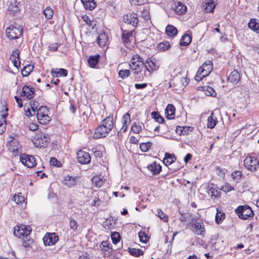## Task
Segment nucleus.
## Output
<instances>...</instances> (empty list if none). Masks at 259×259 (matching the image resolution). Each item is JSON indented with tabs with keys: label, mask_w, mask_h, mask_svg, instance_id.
I'll use <instances>...</instances> for the list:
<instances>
[{
	"label": "nucleus",
	"mask_w": 259,
	"mask_h": 259,
	"mask_svg": "<svg viewBox=\"0 0 259 259\" xmlns=\"http://www.w3.org/2000/svg\"><path fill=\"white\" fill-rule=\"evenodd\" d=\"M226 214L223 212L219 211L217 209V213L215 215V222L218 224H221L225 218Z\"/></svg>",
	"instance_id": "a19ab883"
},
{
	"label": "nucleus",
	"mask_w": 259,
	"mask_h": 259,
	"mask_svg": "<svg viewBox=\"0 0 259 259\" xmlns=\"http://www.w3.org/2000/svg\"><path fill=\"white\" fill-rule=\"evenodd\" d=\"M20 161L22 164L29 168H32L36 164V159L33 156L22 154L20 156Z\"/></svg>",
	"instance_id": "0eeeda50"
},
{
	"label": "nucleus",
	"mask_w": 259,
	"mask_h": 259,
	"mask_svg": "<svg viewBox=\"0 0 259 259\" xmlns=\"http://www.w3.org/2000/svg\"><path fill=\"white\" fill-rule=\"evenodd\" d=\"M78 224L76 220L74 219H71L70 220L69 222V227L70 229L72 230L73 232L76 231L78 228Z\"/></svg>",
	"instance_id": "3c124183"
},
{
	"label": "nucleus",
	"mask_w": 259,
	"mask_h": 259,
	"mask_svg": "<svg viewBox=\"0 0 259 259\" xmlns=\"http://www.w3.org/2000/svg\"><path fill=\"white\" fill-rule=\"evenodd\" d=\"M20 241L22 242V245L24 247L26 250H28L32 248L31 245L33 243V241L32 239H30L29 236L25 238L23 237L21 238Z\"/></svg>",
	"instance_id": "cd10ccee"
},
{
	"label": "nucleus",
	"mask_w": 259,
	"mask_h": 259,
	"mask_svg": "<svg viewBox=\"0 0 259 259\" xmlns=\"http://www.w3.org/2000/svg\"><path fill=\"white\" fill-rule=\"evenodd\" d=\"M122 40L124 44L128 43L134 37V31H128L122 29Z\"/></svg>",
	"instance_id": "4be33fe9"
},
{
	"label": "nucleus",
	"mask_w": 259,
	"mask_h": 259,
	"mask_svg": "<svg viewBox=\"0 0 259 259\" xmlns=\"http://www.w3.org/2000/svg\"><path fill=\"white\" fill-rule=\"evenodd\" d=\"M110 246V243L107 241H104L101 243L100 248L102 252L104 253V256H108L112 251V248Z\"/></svg>",
	"instance_id": "dca6fc26"
},
{
	"label": "nucleus",
	"mask_w": 259,
	"mask_h": 259,
	"mask_svg": "<svg viewBox=\"0 0 259 259\" xmlns=\"http://www.w3.org/2000/svg\"><path fill=\"white\" fill-rule=\"evenodd\" d=\"M165 33L169 36H175L178 33V30L173 25H168L165 28Z\"/></svg>",
	"instance_id": "7c9ffc66"
},
{
	"label": "nucleus",
	"mask_w": 259,
	"mask_h": 259,
	"mask_svg": "<svg viewBox=\"0 0 259 259\" xmlns=\"http://www.w3.org/2000/svg\"><path fill=\"white\" fill-rule=\"evenodd\" d=\"M8 11L9 13V14L10 16H15V13L16 12V5L15 6H9L8 9Z\"/></svg>",
	"instance_id": "0e129e2a"
},
{
	"label": "nucleus",
	"mask_w": 259,
	"mask_h": 259,
	"mask_svg": "<svg viewBox=\"0 0 259 259\" xmlns=\"http://www.w3.org/2000/svg\"><path fill=\"white\" fill-rule=\"evenodd\" d=\"M141 14L142 17L145 20H149L150 19L149 7L148 6L144 7L141 11Z\"/></svg>",
	"instance_id": "c9c22d12"
},
{
	"label": "nucleus",
	"mask_w": 259,
	"mask_h": 259,
	"mask_svg": "<svg viewBox=\"0 0 259 259\" xmlns=\"http://www.w3.org/2000/svg\"><path fill=\"white\" fill-rule=\"evenodd\" d=\"M111 239L112 240V242L116 244L119 241L120 239V235L117 232H114L111 234Z\"/></svg>",
	"instance_id": "864d4df0"
},
{
	"label": "nucleus",
	"mask_w": 259,
	"mask_h": 259,
	"mask_svg": "<svg viewBox=\"0 0 259 259\" xmlns=\"http://www.w3.org/2000/svg\"><path fill=\"white\" fill-rule=\"evenodd\" d=\"M94 155L96 157L100 158L102 156V152L101 150L98 149L97 148L92 149Z\"/></svg>",
	"instance_id": "e2e57ef3"
},
{
	"label": "nucleus",
	"mask_w": 259,
	"mask_h": 259,
	"mask_svg": "<svg viewBox=\"0 0 259 259\" xmlns=\"http://www.w3.org/2000/svg\"><path fill=\"white\" fill-rule=\"evenodd\" d=\"M176 160V157L174 154L166 153L163 159V162L165 165L168 166L175 162Z\"/></svg>",
	"instance_id": "a878e982"
},
{
	"label": "nucleus",
	"mask_w": 259,
	"mask_h": 259,
	"mask_svg": "<svg viewBox=\"0 0 259 259\" xmlns=\"http://www.w3.org/2000/svg\"><path fill=\"white\" fill-rule=\"evenodd\" d=\"M77 159L79 163L85 164L90 162L91 156L88 153L82 150H79L77 153Z\"/></svg>",
	"instance_id": "4468645a"
},
{
	"label": "nucleus",
	"mask_w": 259,
	"mask_h": 259,
	"mask_svg": "<svg viewBox=\"0 0 259 259\" xmlns=\"http://www.w3.org/2000/svg\"><path fill=\"white\" fill-rule=\"evenodd\" d=\"M16 27L14 25H11L6 29V33L7 37L10 39H16Z\"/></svg>",
	"instance_id": "393cba45"
},
{
	"label": "nucleus",
	"mask_w": 259,
	"mask_h": 259,
	"mask_svg": "<svg viewBox=\"0 0 259 259\" xmlns=\"http://www.w3.org/2000/svg\"><path fill=\"white\" fill-rule=\"evenodd\" d=\"M139 237L140 241L143 243H146L149 238L146 234L143 232H140L139 233Z\"/></svg>",
	"instance_id": "5fc2aeb1"
},
{
	"label": "nucleus",
	"mask_w": 259,
	"mask_h": 259,
	"mask_svg": "<svg viewBox=\"0 0 259 259\" xmlns=\"http://www.w3.org/2000/svg\"><path fill=\"white\" fill-rule=\"evenodd\" d=\"M159 66L152 60L148 59L144 63V75L145 77H149L153 71L158 69Z\"/></svg>",
	"instance_id": "6e6552de"
},
{
	"label": "nucleus",
	"mask_w": 259,
	"mask_h": 259,
	"mask_svg": "<svg viewBox=\"0 0 259 259\" xmlns=\"http://www.w3.org/2000/svg\"><path fill=\"white\" fill-rule=\"evenodd\" d=\"M190 130L191 128V127L187 126H178L176 128V132L179 135H187V133L185 131V129Z\"/></svg>",
	"instance_id": "de8ad7c7"
},
{
	"label": "nucleus",
	"mask_w": 259,
	"mask_h": 259,
	"mask_svg": "<svg viewBox=\"0 0 259 259\" xmlns=\"http://www.w3.org/2000/svg\"><path fill=\"white\" fill-rule=\"evenodd\" d=\"M34 95V90L32 88L25 85L22 88V96L26 97L28 99H32Z\"/></svg>",
	"instance_id": "b1692460"
},
{
	"label": "nucleus",
	"mask_w": 259,
	"mask_h": 259,
	"mask_svg": "<svg viewBox=\"0 0 259 259\" xmlns=\"http://www.w3.org/2000/svg\"><path fill=\"white\" fill-rule=\"evenodd\" d=\"M16 135L13 134L7 138L6 147L8 151L12 154V155L15 157L16 155Z\"/></svg>",
	"instance_id": "1a4fd4ad"
},
{
	"label": "nucleus",
	"mask_w": 259,
	"mask_h": 259,
	"mask_svg": "<svg viewBox=\"0 0 259 259\" xmlns=\"http://www.w3.org/2000/svg\"><path fill=\"white\" fill-rule=\"evenodd\" d=\"M16 57L15 56V51H14L12 54L10 55V60L15 67H16Z\"/></svg>",
	"instance_id": "774afa93"
},
{
	"label": "nucleus",
	"mask_w": 259,
	"mask_h": 259,
	"mask_svg": "<svg viewBox=\"0 0 259 259\" xmlns=\"http://www.w3.org/2000/svg\"><path fill=\"white\" fill-rule=\"evenodd\" d=\"M59 237L55 233H48L43 238V241L45 245H54L58 241Z\"/></svg>",
	"instance_id": "ddd939ff"
},
{
	"label": "nucleus",
	"mask_w": 259,
	"mask_h": 259,
	"mask_svg": "<svg viewBox=\"0 0 259 259\" xmlns=\"http://www.w3.org/2000/svg\"><path fill=\"white\" fill-rule=\"evenodd\" d=\"M108 39V35L104 32L100 33L97 37V43L101 47H104L106 45Z\"/></svg>",
	"instance_id": "aec40b11"
},
{
	"label": "nucleus",
	"mask_w": 259,
	"mask_h": 259,
	"mask_svg": "<svg viewBox=\"0 0 259 259\" xmlns=\"http://www.w3.org/2000/svg\"><path fill=\"white\" fill-rule=\"evenodd\" d=\"M171 46L169 42L167 41H163L162 42L158 44L157 49L159 51H165L170 49Z\"/></svg>",
	"instance_id": "ea45409f"
},
{
	"label": "nucleus",
	"mask_w": 259,
	"mask_h": 259,
	"mask_svg": "<svg viewBox=\"0 0 259 259\" xmlns=\"http://www.w3.org/2000/svg\"><path fill=\"white\" fill-rule=\"evenodd\" d=\"M191 42V37L190 35L185 34L182 37L180 41V45L186 46L189 45Z\"/></svg>",
	"instance_id": "4c0bfd02"
},
{
	"label": "nucleus",
	"mask_w": 259,
	"mask_h": 259,
	"mask_svg": "<svg viewBox=\"0 0 259 259\" xmlns=\"http://www.w3.org/2000/svg\"><path fill=\"white\" fill-rule=\"evenodd\" d=\"M81 1L86 10H92L96 6V4L94 0H81Z\"/></svg>",
	"instance_id": "c756f323"
},
{
	"label": "nucleus",
	"mask_w": 259,
	"mask_h": 259,
	"mask_svg": "<svg viewBox=\"0 0 259 259\" xmlns=\"http://www.w3.org/2000/svg\"><path fill=\"white\" fill-rule=\"evenodd\" d=\"M145 0H130V3L132 5H141L144 4Z\"/></svg>",
	"instance_id": "69168bd1"
},
{
	"label": "nucleus",
	"mask_w": 259,
	"mask_h": 259,
	"mask_svg": "<svg viewBox=\"0 0 259 259\" xmlns=\"http://www.w3.org/2000/svg\"><path fill=\"white\" fill-rule=\"evenodd\" d=\"M100 57L99 55L90 56L88 60L89 65L92 68L95 67L98 63Z\"/></svg>",
	"instance_id": "72a5a7b5"
},
{
	"label": "nucleus",
	"mask_w": 259,
	"mask_h": 259,
	"mask_svg": "<svg viewBox=\"0 0 259 259\" xmlns=\"http://www.w3.org/2000/svg\"><path fill=\"white\" fill-rule=\"evenodd\" d=\"M190 230L197 235L204 236L205 230L202 222H196L191 224Z\"/></svg>",
	"instance_id": "f8f14e48"
},
{
	"label": "nucleus",
	"mask_w": 259,
	"mask_h": 259,
	"mask_svg": "<svg viewBox=\"0 0 259 259\" xmlns=\"http://www.w3.org/2000/svg\"><path fill=\"white\" fill-rule=\"evenodd\" d=\"M30 109H31V107L29 106V105H24V111H25V114L27 117H30V116H31L34 115L33 114L32 110L31 111H30Z\"/></svg>",
	"instance_id": "13d9d810"
},
{
	"label": "nucleus",
	"mask_w": 259,
	"mask_h": 259,
	"mask_svg": "<svg viewBox=\"0 0 259 259\" xmlns=\"http://www.w3.org/2000/svg\"><path fill=\"white\" fill-rule=\"evenodd\" d=\"M123 125L121 128L120 130L118 132V134L124 133L128 126V124L130 122V115L128 113H126L122 116Z\"/></svg>",
	"instance_id": "5701e85b"
},
{
	"label": "nucleus",
	"mask_w": 259,
	"mask_h": 259,
	"mask_svg": "<svg viewBox=\"0 0 259 259\" xmlns=\"http://www.w3.org/2000/svg\"><path fill=\"white\" fill-rule=\"evenodd\" d=\"M248 27L251 30L256 32H259V21L255 19H251L248 24Z\"/></svg>",
	"instance_id": "2f4dec72"
},
{
	"label": "nucleus",
	"mask_w": 259,
	"mask_h": 259,
	"mask_svg": "<svg viewBox=\"0 0 259 259\" xmlns=\"http://www.w3.org/2000/svg\"><path fill=\"white\" fill-rule=\"evenodd\" d=\"M212 70V64L211 61H206L198 69V73L203 77L207 76Z\"/></svg>",
	"instance_id": "9b49d317"
},
{
	"label": "nucleus",
	"mask_w": 259,
	"mask_h": 259,
	"mask_svg": "<svg viewBox=\"0 0 259 259\" xmlns=\"http://www.w3.org/2000/svg\"><path fill=\"white\" fill-rule=\"evenodd\" d=\"M175 11L178 15H182L187 11V7L181 2L175 3Z\"/></svg>",
	"instance_id": "bb28decb"
},
{
	"label": "nucleus",
	"mask_w": 259,
	"mask_h": 259,
	"mask_svg": "<svg viewBox=\"0 0 259 259\" xmlns=\"http://www.w3.org/2000/svg\"><path fill=\"white\" fill-rule=\"evenodd\" d=\"M123 20L125 23L131 25L134 27L137 26L139 22L137 15L135 13L128 14L124 15L123 17Z\"/></svg>",
	"instance_id": "2eb2a0df"
},
{
	"label": "nucleus",
	"mask_w": 259,
	"mask_h": 259,
	"mask_svg": "<svg viewBox=\"0 0 259 259\" xmlns=\"http://www.w3.org/2000/svg\"><path fill=\"white\" fill-rule=\"evenodd\" d=\"M43 13L44 15L45 16V17L47 19H50L53 16L54 11L50 7H48L44 10Z\"/></svg>",
	"instance_id": "c03bdc74"
},
{
	"label": "nucleus",
	"mask_w": 259,
	"mask_h": 259,
	"mask_svg": "<svg viewBox=\"0 0 259 259\" xmlns=\"http://www.w3.org/2000/svg\"><path fill=\"white\" fill-rule=\"evenodd\" d=\"M244 165L247 170L254 172L259 166V162L256 157L247 156L244 160Z\"/></svg>",
	"instance_id": "423d86ee"
},
{
	"label": "nucleus",
	"mask_w": 259,
	"mask_h": 259,
	"mask_svg": "<svg viewBox=\"0 0 259 259\" xmlns=\"http://www.w3.org/2000/svg\"><path fill=\"white\" fill-rule=\"evenodd\" d=\"M157 215L164 222H167L168 221V217L166 214L164 213L163 211L158 209L157 210Z\"/></svg>",
	"instance_id": "09e8293b"
},
{
	"label": "nucleus",
	"mask_w": 259,
	"mask_h": 259,
	"mask_svg": "<svg viewBox=\"0 0 259 259\" xmlns=\"http://www.w3.org/2000/svg\"><path fill=\"white\" fill-rule=\"evenodd\" d=\"M232 178L236 182H239L241 181L242 177V172L240 170H236L232 173Z\"/></svg>",
	"instance_id": "37998d69"
},
{
	"label": "nucleus",
	"mask_w": 259,
	"mask_h": 259,
	"mask_svg": "<svg viewBox=\"0 0 259 259\" xmlns=\"http://www.w3.org/2000/svg\"><path fill=\"white\" fill-rule=\"evenodd\" d=\"M175 107L173 105L170 104H168L165 109L166 117L168 119H174L175 117Z\"/></svg>",
	"instance_id": "a211bd4d"
},
{
	"label": "nucleus",
	"mask_w": 259,
	"mask_h": 259,
	"mask_svg": "<svg viewBox=\"0 0 259 259\" xmlns=\"http://www.w3.org/2000/svg\"><path fill=\"white\" fill-rule=\"evenodd\" d=\"M235 212L240 219L243 220L251 218L254 215V213L251 208L247 205L239 206L235 209Z\"/></svg>",
	"instance_id": "7ed1b4c3"
},
{
	"label": "nucleus",
	"mask_w": 259,
	"mask_h": 259,
	"mask_svg": "<svg viewBox=\"0 0 259 259\" xmlns=\"http://www.w3.org/2000/svg\"><path fill=\"white\" fill-rule=\"evenodd\" d=\"M217 192H218L217 191L215 190L214 189H213L212 187L209 188V189L208 190V195H209L211 197L214 196L215 197H217Z\"/></svg>",
	"instance_id": "338daca9"
},
{
	"label": "nucleus",
	"mask_w": 259,
	"mask_h": 259,
	"mask_svg": "<svg viewBox=\"0 0 259 259\" xmlns=\"http://www.w3.org/2000/svg\"><path fill=\"white\" fill-rule=\"evenodd\" d=\"M240 80V74L239 72L235 70L232 71L228 77V81L234 84L237 83Z\"/></svg>",
	"instance_id": "f3484780"
},
{
	"label": "nucleus",
	"mask_w": 259,
	"mask_h": 259,
	"mask_svg": "<svg viewBox=\"0 0 259 259\" xmlns=\"http://www.w3.org/2000/svg\"><path fill=\"white\" fill-rule=\"evenodd\" d=\"M20 206L21 209H25L26 207V202L24 196H22L21 193L17 194V206Z\"/></svg>",
	"instance_id": "473e14b6"
},
{
	"label": "nucleus",
	"mask_w": 259,
	"mask_h": 259,
	"mask_svg": "<svg viewBox=\"0 0 259 259\" xmlns=\"http://www.w3.org/2000/svg\"><path fill=\"white\" fill-rule=\"evenodd\" d=\"M152 143L150 142L142 143L140 144V148L143 152H147L151 148Z\"/></svg>",
	"instance_id": "49530a36"
},
{
	"label": "nucleus",
	"mask_w": 259,
	"mask_h": 259,
	"mask_svg": "<svg viewBox=\"0 0 259 259\" xmlns=\"http://www.w3.org/2000/svg\"><path fill=\"white\" fill-rule=\"evenodd\" d=\"M49 110L46 106H41L37 110L36 116L38 122L42 124H46L50 121L48 115Z\"/></svg>",
	"instance_id": "39448f33"
},
{
	"label": "nucleus",
	"mask_w": 259,
	"mask_h": 259,
	"mask_svg": "<svg viewBox=\"0 0 259 259\" xmlns=\"http://www.w3.org/2000/svg\"><path fill=\"white\" fill-rule=\"evenodd\" d=\"M119 76L122 78H124L125 77H128L130 74V71L129 70H121L119 71Z\"/></svg>",
	"instance_id": "6e6d98bb"
},
{
	"label": "nucleus",
	"mask_w": 259,
	"mask_h": 259,
	"mask_svg": "<svg viewBox=\"0 0 259 259\" xmlns=\"http://www.w3.org/2000/svg\"><path fill=\"white\" fill-rule=\"evenodd\" d=\"M29 105L31 107V110H32L33 114H35V111L37 110V108L38 106V102L35 101L30 102V103L29 104Z\"/></svg>",
	"instance_id": "bf43d9fd"
},
{
	"label": "nucleus",
	"mask_w": 259,
	"mask_h": 259,
	"mask_svg": "<svg viewBox=\"0 0 259 259\" xmlns=\"http://www.w3.org/2000/svg\"><path fill=\"white\" fill-rule=\"evenodd\" d=\"M132 72L137 75L136 79L137 81L142 80L144 78V63L142 58L139 55H135L132 56L129 64Z\"/></svg>",
	"instance_id": "f257e3e1"
},
{
	"label": "nucleus",
	"mask_w": 259,
	"mask_h": 259,
	"mask_svg": "<svg viewBox=\"0 0 259 259\" xmlns=\"http://www.w3.org/2000/svg\"><path fill=\"white\" fill-rule=\"evenodd\" d=\"M113 127L112 116H108L103 119L96 128L93 138L95 139L105 137Z\"/></svg>",
	"instance_id": "f03ea898"
},
{
	"label": "nucleus",
	"mask_w": 259,
	"mask_h": 259,
	"mask_svg": "<svg viewBox=\"0 0 259 259\" xmlns=\"http://www.w3.org/2000/svg\"><path fill=\"white\" fill-rule=\"evenodd\" d=\"M152 116L153 118H154L157 122L159 123H162L164 121V118L160 116V115L156 112H153L152 113Z\"/></svg>",
	"instance_id": "8fccbe9b"
},
{
	"label": "nucleus",
	"mask_w": 259,
	"mask_h": 259,
	"mask_svg": "<svg viewBox=\"0 0 259 259\" xmlns=\"http://www.w3.org/2000/svg\"><path fill=\"white\" fill-rule=\"evenodd\" d=\"M49 140L50 138L48 134L41 133L36 135L33 138V143L36 147L45 148L49 143Z\"/></svg>",
	"instance_id": "20e7f679"
},
{
	"label": "nucleus",
	"mask_w": 259,
	"mask_h": 259,
	"mask_svg": "<svg viewBox=\"0 0 259 259\" xmlns=\"http://www.w3.org/2000/svg\"><path fill=\"white\" fill-rule=\"evenodd\" d=\"M147 168L152 172L153 175H158L161 171V166L160 164H157L156 162L149 164Z\"/></svg>",
	"instance_id": "6ab92c4d"
},
{
	"label": "nucleus",
	"mask_w": 259,
	"mask_h": 259,
	"mask_svg": "<svg viewBox=\"0 0 259 259\" xmlns=\"http://www.w3.org/2000/svg\"><path fill=\"white\" fill-rule=\"evenodd\" d=\"M221 189L225 192H228L234 189V188L229 184L227 183L222 186Z\"/></svg>",
	"instance_id": "052dcab7"
},
{
	"label": "nucleus",
	"mask_w": 259,
	"mask_h": 259,
	"mask_svg": "<svg viewBox=\"0 0 259 259\" xmlns=\"http://www.w3.org/2000/svg\"><path fill=\"white\" fill-rule=\"evenodd\" d=\"M33 66L30 64L24 66L21 70V74L23 76H27L32 71Z\"/></svg>",
	"instance_id": "58836bf2"
},
{
	"label": "nucleus",
	"mask_w": 259,
	"mask_h": 259,
	"mask_svg": "<svg viewBox=\"0 0 259 259\" xmlns=\"http://www.w3.org/2000/svg\"><path fill=\"white\" fill-rule=\"evenodd\" d=\"M129 252L131 254L135 256H139L143 254V251L140 249L135 248H129Z\"/></svg>",
	"instance_id": "a18cd8bd"
},
{
	"label": "nucleus",
	"mask_w": 259,
	"mask_h": 259,
	"mask_svg": "<svg viewBox=\"0 0 259 259\" xmlns=\"http://www.w3.org/2000/svg\"><path fill=\"white\" fill-rule=\"evenodd\" d=\"M201 88L202 89V91H203L204 94L206 96H213L214 95L216 94L215 91L211 87H210L209 86H203L201 87Z\"/></svg>",
	"instance_id": "e433bc0d"
},
{
	"label": "nucleus",
	"mask_w": 259,
	"mask_h": 259,
	"mask_svg": "<svg viewBox=\"0 0 259 259\" xmlns=\"http://www.w3.org/2000/svg\"><path fill=\"white\" fill-rule=\"evenodd\" d=\"M131 130L135 133L138 134L142 130V126L140 124L134 123L132 126Z\"/></svg>",
	"instance_id": "4d7b16f0"
},
{
	"label": "nucleus",
	"mask_w": 259,
	"mask_h": 259,
	"mask_svg": "<svg viewBox=\"0 0 259 259\" xmlns=\"http://www.w3.org/2000/svg\"><path fill=\"white\" fill-rule=\"evenodd\" d=\"M217 122V118L214 116L213 113L212 112L207 118V127L209 128H213L215 126Z\"/></svg>",
	"instance_id": "f704fd0d"
},
{
	"label": "nucleus",
	"mask_w": 259,
	"mask_h": 259,
	"mask_svg": "<svg viewBox=\"0 0 259 259\" xmlns=\"http://www.w3.org/2000/svg\"><path fill=\"white\" fill-rule=\"evenodd\" d=\"M64 184L69 188L74 187L76 184V178L66 176L64 179Z\"/></svg>",
	"instance_id": "c85d7f7f"
},
{
	"label": "nucleus",
	"mask_w": 259,
	"mask_h": 259,
	"mask_svg": "<svg viewBox=\"0 0 259 259\" xmlns=\"http://www.w3.org/2000/svg\"><path fill=\"white\" fill-rule=\"evenodd\" d=\"M17 237L19 239L22 237L27 238L31 232V228L29 226L21 225L20 226L17 225Z\"/></svg>",
	"instance_id": "9d476101"
},
{
	"label": "nucleus",
	"mask_w": 259,
	"mask_h": 259,
	"mask_svg": "<svg viewBox=\"0 0 259 259\" xmlns=\"http://www.w3.org/2000/svg\"><path fill=\"white\" fill-rule=\"evenodd\" d=\"M92 182L98 188L101 187L104 183L103 179L99 176H94L92 178Z\"/></svg>",
	"instance_id": "79ce46f5"
},
{
	"label": "nucleus",
	"mask_w": 259,
	"mask_h": 259,
	"mask_svg": "<svg viewBox=\"0 0 259 259\" xmlns=\"http://www.w3.org/2000/svg\"><path fill=\"white\" fill-rule=\"evenodd\" d=\"M204 9L206 12H211L213 11L215 7V5L213 2H208L205 3Z\"/></svg>",
	"instance_id": "603ef678"
},
{
	"label": "nucleus",
	"mask_w": 259,
	"mask_h": 259,
	"mask_svg": "<svg viewBox=\"0 0 259 259\" xmlns=\"http://www.w3.org/2000/svg\"><path fill=\"white\" fill-rule=\"evenodd\" d=\"M8 107L7 101L4 99L0 100V116L7 117Z\"/></svg>",
	"instance_id": "412c9836"
},
{
	"label": "nucleus",
	"mask_w": 259,
	"mask_h": 259,
	"mask_svg": "<svg viewBox=\"0 0 259 259\" xmlns=\"http://www.w3.org/2000/svg\"><path fill=\"white\" fill-rule=\"evenodd\" d=\"M50 162L52 165L56 166L57 167H60V165H61L60 162L55 157H51L50 158Z\"/></svg>",
	"instance_id": "680f3d73"
}]
</instances>
